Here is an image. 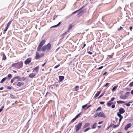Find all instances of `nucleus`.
Wrapping results in <instances>:
<instances>
[{"mask_svg":"<svg viewBox=\"0 0 133 133\" xmlns=\"http://www.w3.org/2000/svg\"><path fill=\"white\" fill-rule=\"evenodd\" d=\"M12 22V21L9 22L7 24V26L6 27L8 28L9 26H10V25L11 24V23Z\"/></svg>","mask_w":133,"mask_h":133,"instance_id":"5701e85b","label":"nucleus"},{"mask_svg":"<svg viewBox=\"0 0 133 133\" xmlns=\"http://www.w3.org/2000/svg\"><path fill=\"white\" fill-rule=\"evenodd\" d=\"M104 93H102V94L101 95H100V96H99V97H98V98L99 99V98H101L102 97L104 94Z\"/></svg>","mask_w":133,"mask_h":133,"instance_id":"58836bf2","label":"nucleus"},{"mask_svg":"<svg viewBox=\"0 0 133 133\" xmlns=\"http://www.w3.org/2000/svg\"><path fill=\"white\" fill-rule=\"evenodd\" d=\"M60 64H58V65L56 66H55L54 67V68L55 69H56V68H57L58 67H59V66H60Z\"/></svg>","mask_w":133,"mask_h":133,"instance_id":"c03bdc74","label":"nucleus"},{"mask_svg":"<svg viewBox=\"0 0 133 133\" xmlns=\"http://www.w3.org/2000/svg\"><path fill=\"white\" fill-rule=\"evenodd\" d=\"M36 74L35 73H32L29 75L28 77L30 78H33L34 77Z\"/></svg>","mask_w":133,"mask_h":133,"instance_id":"9d476101","label":"nucleus"},{"mask_svg":"<svg viewBox=\"0 0 133 133\" xmlns=\"http://www.w3.org/2000/svg\"><path fill=\"white\" fill-rule=\"evenodd\" d=\"M119 111L120 114H123L125 112V110L123 108H121L119 109Z\"/></svg>","mask_w":133,"mask_h":133,"instance_id":"6e6552de","label":"nucleus"},{"mask_svg":"<svg viewBox=\"0 0 133 133\" xmlns=\"http://www.w3.org/2000/svg\"><path fill=\"white\" fill-rule=\"evenodd\" d=\"M103 122V121H102L100 122H98V124H101Z\"/></svg>","mask_w":133,"mask_h":133,"instance_id":"3c124183","label":"nucleus"},{"mask_svg":"<svg viewBox=\"0 0 133 133\" xmlns=\"http://www.w3.org/2000/svg\"><path fill=\"white\" fill-rule=\"evenodd\" d=\"M45 42L46 41L45 40H43L39 43L37 48V50L38 51H40L42 50V51H45L46 50L49 52L50 50L51 49V44L50 43L42 46L45 44Z\"/></svg>","mask_w":133,"mask_h":133,"instance_id":"f257e3e1","label":"nucleus"},{"mask_svg":"<svg viewBox=\"0 0 133 133\" xmlns=\"http://www.w3.org/2000/svg\"><path fill=\"white\" fill-rule=\"evenodd\" d=\"M79 86H76L75 87V91H76L78 90L79 88Z\"/></svg>","mask_w":133,"mask_h":133,"instance_id":"72a5a7b5","label":"nucleus"},{"mask_svg":"<svg viewBox=\"0 0 133 133\" xmlns=\"http://www.w3.org/2000/svg\"><path fill=\"white\" fill-rule=\"evenodd\" d=\"M26 79V78L25 77H23V81H24V80H25V79Z\"/></svg>","mask_w":133,"mask_h":133,"instance_id":"bf43d9fd","label":"nucleus"},{"mask_svg":"<svg viewBox=\"0 0 133 133\" xmlns=\"http://www.w3.org/2000/svg\"><path fill=\"white\" fill-rule=\"evenodd\" d=\"M110 84L109 83H106V84L104 86V87H106L107 88H108V85Z\"/></svg>","mask_w":133,"mask_h":133,"instance_id":"7c9ffc66","label":"nucleus"},{"mask_svg":"<svg viewBox=\"0 0 133 133\" xmlns=\"http://www.w3.org/2000/svg\"><path fill=\"white\" fill-rule=\"evenodd\" d=\"M89 108V107H88H88H87V108H86V109H88Z\"/></svg>","mask_w":133,"mask_h":133,"instance_id":"338daca9","label":"nucleus"},{"mask_svg":"<svg viewBox=\"0 0 133 133\" xmlns=\"http://www.w3.org/2000/svg\"><path fill=\"white\" fill-rule=\"evenodd\" d=\"M44 54L43 53H42L39 54L38 52H36V56L35 58L36 59H38L43 57Z\"/></svg>","mask_w":133,"mask_h":133,"instance_id":"7ed1b4c3","label":"nucleus"},{"mask_svg":"<svg viewBox=\"0 0 133 133\" xmlns=\"http://www.w3.org/2000/svg\"><path fill=\"white\" fill-rule=\"evenodd\" d=\"M115 103H116V102H115V103H114V104H115ZM115 104H113L111 106V108H115Z\"/></svg>","mask_w":133,"mask_h":133,"instance_id":"37998d69","label":"nucleus"},{"mask_svg":"<svg viewBox=\"0 0 133 133\" xmlns=\"http://www.w3.org/2000/svg\"><path fill=\"white\" fill-rule=\"evenodd\" d=\"M7 89L8 90H11V88L10 86H8L7 87Z\"/></svg>","mask_w":133,"mask_h":133,"instance_id":"a18cd8bd","label":"nucleus"},{"mask_svg":"<svg viewBox=\"0 0 133 133\" xmlns=\"http://www.w3.org/2000/svg\"><path fill=\"white\" fill-rule=\"evenodd\" d=\"M119 118H119V122H118L119 124L120 123V122H121V120L123 119V116L122 117H119Z\"/></svg>","mask_w":133,"mask_h":133,"instance_id":"4c0bfd02","label":"nucleus"},{"mask_svg":"<svg viewBox=\"0 0 133 133\" xmlns=\"http://www.w3.org/2000/svg\"><path fill=\"white\" fill-rule=\"evenodd\" d=\"M129 86L131 87L133 86V81L130 84Z\"/></svg>","mask_w":133,"mask_h":133,"instance_id":"a19ab883","label":"nucleus"},{"mask_svg":"<svg viewBox=\"0 0 133 133\" xmlns=\"http://www.w3.org/2000/svg\"><path fill=\"white\" fill-rule=\"evenodd\" d=\"M39 67L38 66H37L35 68H33L32 69L33 72H35V73L37 74L38 73Z\"/></svg>","mask_w":133,"mask_h":133,"instance_id":"1a4fd4ad","label":"nucleus"},{"mask_svg":"<svg viewBox=\"0 0 133 133\" xmlns=\"http://www.w3.org/2000/svg\"><path fill=\"white\" fill-rule=\"evenodd\" d=\"M132 103V102H129V103H125V105L127 107H129L130 106V103Z\"/></svg>","mask_w":133,"mask_h":133,"instance_id":"bb28decb","label":"nucleus"},{"mask_svg":"<svg viewBox=\"0 0 133 133\" xmlns=\"http://www.w3.org/2000/svg\"><path fill=\"white\" fill-rule=\"evenodd\" d=\"M2 111V109H0V112Z\"/></svg>","mask_w":133,"mask_h":133,"instance_id":"774afa93","label":"nucleus"},{"mask_svg":"<svg viewBox=\"0 0 133 133\" xmlns=\"http://www.w3.org/2000/svg\"><path fill=\"white\" fill-rule=\"evenodd\" d=\"M101 91H98L96 94L94 96V98H95L98 97L101 93Z\"/></svg>","mask_w":133,"mask_h":133,"instance_id":"f3484780","label":"nucleus"},{"mask_svg":"<svg viewBox=\"0 0 133 133\" xmlns=\"http://www.w3.org/2000/svg\"><path fill=\"white\" fill-rule=\"evenodd\" d=\"M61 22H59L56 25L53 26L51 27V28H54V27H57V26H58L61 24Z\"/></svg>","mask_w":133,"mask_h":133,"instance_id":"393cba45","label":"nucleus"},{"mask_svg":"<svg viewBox=\"0 0 133 133\" xmlns=\"http://www.w3.org/2000/svg\"><path fill=\"white\" fill-rule=\"evenodd\" d=\"M90 129H91L90 128H87L86 129H85L84 130V132H86L87 131H88V130H89Z\"/></svg>","mask_w":133,"mask_h":133,"instance_id":"473e14b6","label":"nucleus"},{"mask_svg":"<svg viewBox=\"0 0 133 133\" xmlns=\"http://www.w3.org/2000/svg\"><path fill=\"white\" fill-rule=\"evenodd\" d=\"M117 87L118 86L117 85L114 86L112 89V91L113 92L116 89Z\"/></svg>","mask_w":133,"mask_h":133,"instance_id":"b1692460","label":"nucleus"},{"mask_svg":"<svg viewBox=\"0 0 133 133\" xmlns=\"http://www.w3.org/2000/svg\"><path fill=\"white\" fill-rule=\"evenodd\" d=\"M98 117H101L104 118L106 117V116L102 112H100L98 113Z\"/></svg>","mask_w":133,"mask_h":133,"instance_id":"423d86ee","label":"nucleus"},{"mask_svg":"<svg viewBox=\"0 0 133 133\" xmlns=\"http://www.w3.org/2000/svg\"><path fill=\"white\" fill-rule=\"evenodd\" d=\"M115 99L114 97H112L111 98L110 100L107 103V105L108 107L111 106V105L113 104L112 101H114Z\"/></svg>","mask_w":133,"mask_h":133,"instance_id":"39448f33","label":"nucleus"},{"mask_svg":"<svg viewBox=\"0 0 133 133\" xmlns=\"http://www.w3.org/2000/svg\"><path fill=\"white\" fill-rule=\"evenodd\" d=\"M101 126H97V128H98L99 129V128H101Z\"/></svg>","mask_w":133,"mask_h":133,"instance_id":"052dcab7","label":"nucleus"},{"mask_svg":"<svg viewBox=\"0 0 133 133\" xmlns=\"http://www.w3.org/2000/svg\"><path fill=\"white\" fill-rule=\"evenodd\" d=\"M23 62L21 61L17 63L12 64L11 67H14L17 69H20L23 67Z\"/></svg>","mask_w":133,"mask_h":133,"instance_id":"f03ea898","label":"nucleus"},{"mask_svg":"<svg viewBox=\"0 0 133 133\" xmlns=\"http://www.w3.org/2000/svg\"><path fill=\"white\" fill-rule=\"evenodd\" d=\"M72 26H73V25H72V24H70L69 25V26L68 27V31H69L72 28Z\"/></svg>","mask_w":133,"mask_h":133,"instance_id":"6ab92c4d","label":"nucleus"},{"mask_svg":"<svg viewBox=\"0 0 133 133\" xmlns=\"http://www.w3.org/2000/svg\"><path fill=\"white\" fill-rule=\"evenodd\" d=\"M77 118L75 117L73 119H72L71 121V123H72L74 122L76 119Z\"/></svg>","mask_w":133,"mask_h":133,"instance_id":"e433bc0d","label":"nucleus"},{"mask_svg":"<svg viewBox=\"0 0 133 133\" xmlns=\"http://www.w3.org/2000/svg\"><path fill=\"white\" fill-rule=\"evenodd\" d=\"M3 87H2L1 88H0V90H2L3 89Z\"/></svg>","mask_w":133,"mask_h":133,"instance_id":"13d9d810","label":"nucleus"},{"mask_svg":"<svg viewBox=\"0 0 133 133\" xmlns=\"http://www.w3.org/2000/svg\"><path fill=\"white\" fill-rule=\"evenodd\" d=\"M98 116V113H97V114H95L94 115V117H95V118H96V117H97Z\"/></svg>","mask_w":133,"mask_h":133,"instance_id":"ea45409f","label":"nucleus"},{"mask_svg":"<svg viewBox=\"0 0 133 133\" xmlns=\"http://www.w3.org/2000/svg\"><path fill=\"white\" fill-rule=\"evenodd\" d=\"M87 104H85V105H83L82 106V108L83 109H84L85 107H87Z\"/></svg>","mask_w":133,"mask_h":133,"instance_id":"49530a36","label":"nucleus"},{"mask_svg":"<svg viewBox=\"0 0 133 133\" xmlns=\"http://www.w3.org/2000/svg\"><path fill=\"white\" fill-rule=\"evenodd\" d=\"M7 78L6 77H4L3 78L1 81L0 82L1 83H3L4 81H5L6 79Z\"/></svg>","mask_w":133,"mask_h":133,"instance_id":"4be33fe9","label":"nucleus"},{"mask_svg":"<svg viewBox=\"0 0 133 133\" xmlns=\"http://www.w3.org/2000/svg\"><path fill=\"white\" fill-rule=\"evenodd\" d=\"M103 66H100L99 67V68H98V70H100L102 69L103 68Z\"/></svg>","mask_w":133,"mask_h":133,"instance_id":"de8ad7c7","label":"nucleus"},{"mask_svg":"<svg viewBox=\"0 0 133 133\" xmlns=\"http://www.w3.org/2000/svg\"><path fill=\"white\" fill-rule=\"evenodd\" d=\"M8 29V28H7V27H6L5 28V30H4V32H6V31H7V30Z\"/></svg>","mask_w":133,"mask_h":133,"instance_id":"603ef678","label":"nucleus"},{"mask_svg":"<svg viewBox=\"0 0 133 133\" xmlns=\"http://www.w3.org/2000/svg\"><path fill=\"white\" fill-rule=\"evenodd\" d=\"M8 78L9 79H10L12 77V75L11 74H9L8 75Z\"/></svg>","mask_w":133,"mask_h":133,"instance_id":"a878e982","label":"nucleus"},{"mask_svg":"<svg viewBox=\"0 0 133 133\" xmlns=\"http://www.w3.org/2000/svg\"><path fill=\"white\" fill-rule=\"evenodd\" d=\"M131 93L133 95V90L131 91Z\"/></svg>","mask_w":133,"mask_h":133,"instance_id":"0e129e2a","label":"nucleus"},{"mask_svg":"<svg viewBox=\"0 0 133 133\" xmlns=\"http://www.w3.org/2000/svg\"><path fill=\"white\" fill-rule=\"evenodd\" d=\"M59 78L60 82L62 81L64 79V77L63 76H59Z\"/></svg>","mask_w":133,"mask_h":133,"instance_id":"4468645a","label":"nucleus"},{"mask_svg":"<svg viewBox=\"0 0 133 133\" xmlns=\"http://www.w3.org/2000/svg\"><path fill=\"white\" fill-rule=\"evenodd\" d=\"M131 126V124L130 123L127 125H126L125 126V130H127L128 129L130 128Z\"/></svg>","mask_w":133,"mask_h":133,"instance_id":"9b49d317","label":"nucleus"},{"mask_svg":"<svg viewBox=\"0 0 133 133\" xmlns=\"http://www.w3.org/2000/svg\"><path fill=\"white\" fill-rule=\"evenodd\" d=\"M90 123H85L83 127V128H85L88 127L90 125Z\"/></svg>","mask_w":133,"mask_h":133,"instance_id":"f8f14e48","label":"nucleus"},{"mask_svg":"<svg viewBox=\"0 0 133 133\" xmlns=\"http://www.w3.org/2000/svg\"><path fill=\"white\" fill-rule=\"evenodd\" d=\"M97 123H95L94 124L91 125V129H95L97 125Z\"/></svg>","mask_w":133,"mask_h":133,"instance_id":"ddd939ff","label":"nucleus"},{"mask_svg":"<svg viewBox=\"0 0 133 133\" xmlns=\"http://www.w3.org/2000/svg\"><path fill=\"white\" fill-rule=\"evenodd\" d=\"M82 124V123L81 122L78 123L75 126V129L76 132H77L79 130L81 129Z\"/></svg>","mask_w":133,"mask_h":133,"instance_id":"20e7f679","label":"nucleus"},{"mask_svg":"<svg viewBox=\"0 0 133 133\" xmlns=\"http://www.w3.org/2000/svg\"><path fill=\"white\" fill-rule=\"evenodd\" d=\"M133 28L132 26H131L130 28V30L131 31H132V29Z\"/></svg>","mask_w":133,"mask_h":133,"instance_id":"864d4df0","label":"nucleus"},{"mask_svg":"<svg viewBox=\"0 0 133 133\" xmlns=\"http://www.w3.org/2000/svg\"><path fill=\"white\" fill-rule=\"evenodd\" d=\"M18 77H15L14 78L12 79L11 80V83H12L13 82H14V79L15 78H18Z\"/></svg>","mask_w":133,"mask_h":133,"instance_id":"412c9836","label":"nucleus"},{"mask_svg":"<svg viewBox=\"0 0 133 133\" xmlns=\"http://www.w3.org/2000/svg\"><path fill=\"white\" fill-rule=\"evenodd\" d=\"M99 103L100 104H103L104 103V102H99Z\"/></svg>","mask_w":133,"mask_h":133,"instance_id":"5fc2aeb1","label":"nucleus"},{"mask_svg":"<svg viewBox=\"0 0 133 133\" xmlns=\"http://www.w3.org/2000/svg\"><path fill=\"white\" fill-rule=\"evenodd\" d=\"M101 109H102V108H101V107H98V108L96 109V112H97L99 110H101Z\"/></svg>","mask_w":133,"mask_h":133,"instance_id":"c85d7f7f","label":"nucleus"},{"mask_svg":"<svg viewBox=\"0 0 133 133\" xmlns=\"http://www.w3.org/2000/svg\"><path fill=\"white\" fill-rule=\"evenodd\" d=\"M31 58L29 57L27 58L24 61V63L25 64H29L31 62Z\"/></svg>","mask_w":133,"mask_h":133,"instance_id":"0eeeda50","label":"nucleus"},{"mask_svg":"<svg viewBox=\"0 0 133 133\" xmlns=\"http://www.w3.org/2000/svg\"><path fill=\"white\" fill-rule=\"evenodd\" d=\"M122 29L123 28L121 26H120L119 28L117 30L118 31H119Z\"/></svg>","mask_w":133,"mask_h":133,"instance_id":"79ce46f5","label":"nucleus"},{"mask_svg":"<svg viewBox=\"0 0 133 133\" xmlns=\"http://www.w3.org/2000/svg\"><path fill=\"white\" fill-rule=\"evenodd\" d=\"M83 7H82V8H81L80 9L78 10H76L75 11H74V12H73L72 14H71V15H72L73 14H74L75 13H76V12H77L80 9H81L82 8H83Z\"/></svg>","mask_w":133,"mask_h":133,"instance_id":"2f4dec72","label":"nucleus"},{"mask_svg":"<svg viewBox=\"0 0 133 133\" xmlns=\"http://www.w3.org/2000/svg\"><path fill=\"white\" fill-rule=\"evenodd\" d=\"M121 114H120L119 113L117 112V115L119 117H122L123 116H122L121 115Z\"/></svg>","mask_w":133,"mask_h":133,"instance_id":"f704fd0d","label":"nucleus"},{"mask_svg":"<svg viewBox=\"0 0 133 133\" xmlns=\"http://www.w3.org/2000/svg\"><path fill=\"white\" fill-rule=\"evenodd\" d=\"M86 45V44L85 43H84V45H83V47H82V49H83L84 48V47Z\"/></svg>","mask_w":133,"mask_h":133,"instance_id":"6e6d98bb","label":"nucleus"},{"mask_svg":"<svg viewBox=\"0 0 133 133\" xmlns=\"http://www.w3.org/2000/svg\"><path fill=\"white\" fill-rule=\"evenodd\" d=\"M119 124H119V123H118V124L117 125H115L113 124V125H114L113 128H116L118 127L119 126Z\"/></svg>","mask_w":133,"mask_h":133,"instance_id":"c756f323","label":"nucleus"},{"mask_svg":"<svg viewBox=\"0 0 133 133\" xmlns=\"http://www.w3.org/2000/svg\"><path fill=\"white\" fill-rule=\"evenodd\" d=\"M46 62H45L44 64H42V67H43L44 65H45V64H46Z\"/></svg>","mask_w":133,"mask_h":133,"instance_id":"8fccbe9b","label":"nucleus"},{"mask_svg":"<svg viewBox=\"0 0 133 133\" xmlns=\"http://www.w3.org/2000/svg\"><path fill=\"white\" fill-rule=\"evenodd\" d=\"M6 59V57L4 53H3L2 60H5Z\"/></svg>","mask_w":133,"mask_h":133,"instance_id":"a211bd4d","label":"nucleus"},{"mask_svg":"<svg viewBox=\"0 0 133 133\" xmlns=\"http://www.w3.org/2000/svg\"><path fill=\"white\" fill-rule=\"evenodd\" d=\"M81 113L78 114L75 117L76 118H78L81 115Z\"/></svg>","mask_w":133,"mask_h":133,"instance_id":"c9c22d12","label":"nucleus"},{"mask_svg":"<svg viewBox=\"0 0 133 133\" xmlns=\"http://www.w3.org/2000/svg\"><path fill=\"white\" fill-rule=\"evenodd\" d=\"M107 73V72H105L103 74V75H105Z\"/></svg>","mask_w":133,"mask_h":133,"instance_id":"680f3d73","label":"nucleus"},{"mask_svg":"<svg viewBox=\"0 0 133 133\" xmlns=\"http://www.w3.org/2000/svg\"><path fill=\"white\" fill-rule=\"evenodd\" d=\"M87 53L90 54V55H91L92 54V52H91L90 51H88L87 52Z\"/></svg>","mask_w":133,"mask_h":133,"instance_id":"09e8293b","label":"nucleus"},{"mask_svg":"<svg viewBox=\"0 0 133 133\" xmlns=\"http://www.w3.org/2000/svg\"><path fill=\"white\" fill-rule=\"evenodd\" d=\"M13 72L15 73H16L17 72V71L15 70H13Z\"/></svg>","mask_w":133,"mask_h":133,"instance_id":"69168bd1","label":"nucleus"},{"mask_svg":"<svg viewBox=\"0 0 133 133\" xmlns=\"http://www.w3.org/2000/svg\"><path fill=\"white\" fill-rule=\"evenodd\" d=\"M130 92H127V93H126L125 94V96H126V97H127V98H128V96H129V94H130Z\"/></svg>","mask_w":133,"mask_h":133,"instance_id":"cd10ccee","label":"nucleus"},{"mask_svg":"<svg viewBox=\"0 0 133 133\" xmlns=\"http://www.w3.org/2000/svg\"><path fill=\"white\" fill-rule=\"evenodd\" d=\"M59 48H58L56 50V52L59 49Z\"/></svg>","mask_w":133,"mask_h":133,"instance_id":"e2e57ef3","label":"nucleus"},{"mask_svg":"<svg viewBox=\"0 0 133 133\" xmlns=\"http://www.w3.org/2000/svg\"><path fill=\"white\" fill-rule=\"evenodd\" d=\"M117 103L118 104H123V103H125V102L123 101H117Z\"/></svg>","mask_w":133,"mask_h":133,"instance_id":"aec40b11","label":"nucleus"},{"mask_svg":"<svg viewBox=\"0 0 133 133\" xmlns=\"http://www.w3.org/2000/svg\"><path fill=\"white\" fill-rule=\"evenodd\" d=\"M120 98L122 99H125L127 98V97H126L125 95L123 96L122 95H121L120 96Z\"/></svg>","mask_w":133,"mask_h":133,"instance_id":"2eb2a0df","label":"nucleus"},{"mask_svg":"<svg viewBox=\"0 0 133 133\" xmlns=\"http://www.w3.org/2000/svg\"><path fill=\"white\" fill-rule=\"evenodd\" d=\"M4 108V106H2L1 107V109H2V110H3V108Z\"/></svg>","mask_w":133,"mask_h":133,"instance_id":"4d7b16f0","label":"nucleus"},{"mask_svg":"<svg viewBox=\"0 0 133 133\" xmlns=\"http://www.w3.org/2000/svg\"><path fill=\"white\" fill-rule=\"evenodd\" d=\"M24 84V83L21 82H19L17 84V86L20 87H21Z\"/></svg>","mask_w":133,"mask_h":133,"instance_id":"dca6fc26","label":"nucleus"}]
</instances>
